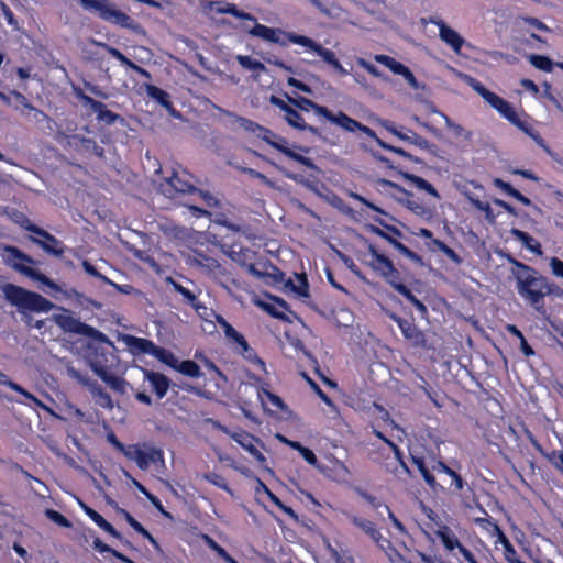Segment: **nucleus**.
<instances>
[{
  "instance_id": "1",
  "label": "nucleus",
  "mask_w": 563,
  "mask_h": 563,
  "mask_svg": "<svg viewBox=\"0 0 563 563\" xmlns=\"http://www.w3.org/2000/svg\"><path fill=\"white\" fill-rule=\"evenodd\" d=\"M511 273L517 280L518 292L523 296L537 311L544 314L545 311L540 302L542 298L550 292L545 278L525 264H518V269H511Z\"/></svg>"
},
{
  "instance_id": "2",
  "label": "nucleus",
  "mask_w": 563,
  "mask_h": 563,
  "mask_svg": "<svg viewBox=\"0 0 563 563\" xmlns=\"http://www.w3.org/2000/svg\"><path fill=\"white\" fill-rule=\"evenodd\" d=\"M3 294L5 299L21 313L25 311L48 312L54 308V305L43 296L12 284L3 287Z\"/></svg>"
},
{
  "instance_id": "3",
  "label": "nucleus",
  "mask_w": 563,
  "mask_h": 563,
  "mask_svg": "<svg viewBox=\"0 0 563 563\" xmlns=\"http://www.w3.org/2000/svg\"><path fill=\"white\" fill-rule=\"evenodd\" d=\"M59 312L52 316V320L60 327L65 332L80 334L87 338H91L100 343H107L111 346L109 338L95 329L93 327L81 322L77 319L69 310L58 308Z\"/></svg>"
},
{
  "instance_id": "4",
  "label": "nucleus",
  "mask_w": 563,
  "mask_h": 563,
  "mask_svg": "<svg viewBox=\"0 0 563 563\" xmlns=\"http://www.w3.org/2000/svg\"><path fill=\"white\" fill-rule=\"evenodd\" d=\"M2 256L7 264L11 265L14 269L19 271L23 275L41 282L53 290H59V287L45 275L26 266L25 263H32L33 261L18 249L13 246H7L3 250Z\"/></svg>"
},
{
  "instance_id": "5",
  "label": "nucleus",
  "mask_w": 563,
  "mask_h": 563,
  "mask_svg": "<svg viewBox=\"0 0 563 563\" xmlns=\"http://www.w3.org/2000/svg\"><path fill=\"white\" fill-rule=\"evenodd\" d=\"M81 7L89 11L95 12L102 20L123 26L129 27L132 20L129 15L118 10L109 0H79Z\"/></svg>"
},
{
  "instance_id": "6",
  "label": "nucleus",
  "mask_w": 563,
  "mask_h": 563,
  "mask_svg": "<svg viewBox=\"0 0 563 563\" xmlns=\"http://www.w3.org/2000/svg\"><path fill=\"white\" fill-rule=\"evenodd\" d=\"M465 81L486 101L494 108L498 113L506 118L514 125L519 124V117L517 115L514 108L506 100L497 96L496 93L486 89L476 79L465 75Z\"/></svg>"
},
{
  "instance_id": "7",
  "label": "nucleus",
  "mask_w": 563,
  "mask_h": 563,
  "mask_svg": "<svg viewBox=\"0 0 563 563\" xmlns=\"http://www.w3.org/2000/svg\"><path fill=\"white\" fill-rule=\"evenodd\" d=\"M89 343L88 352L86 355V360L90 366V368L95 372L96 375L104 374L110 367L113 365L114 355L113 350L114 345L111 342V346L107 343Z\"/></svg>"
},
{
  "instance_id": "8",
  "label": "nucleus",
  "mask_w": 563,
  "mask_h": 563,
  "mask_svg": "<svg viewBox=\"0 0 563 563\" xmlns=\"http://www.w3.org/2000/svg\"><path fill=\"white\" fill-rule=\"evenodd\" d=\"M286 321L290 324V328H287L285 330V334H286L287 339L289 340L290 344L295 347V350L301 351L303 353V355H306L309 360L312 361V363L314 364V372L320 376V378L327 385H329L332 388H335L336 384L320 373V367H319L317 361L312 357V355L307 350L303 349L301 341L309 333L308 328L303 324V322L301 320H298L297 322L294 323L284 313V323Z\"/></svg>"
},
{
  "instance_id": "9",
  "label": "nucleus",
  "mask_w": 563,
  "mask_h": 563,
  "mask_svg": "<svg viewBox=\"0 0 563 563\" xmlns=\"http://www.w3.org/2000/svg\"><path fill=\"white\" fill-rule=\"evenodd\" d=\"M124 456L134 461L143 471L147 470L152 463L164 464L163 451L150 444L128 445Z\"/></svg>"
},
{
  "instance_id": "10",
  "label": "nucleus",
  "mask_w": 563,
  "mask_h": 563,
  "mask_svg": "<svg viewBox=\"0 0 563 563\" xmlns=\"http://www.w3.org/2000/svg\"><path fill=\"white\" fill-rule=\"evenodd\" d=\"M217 427L222 432L230 435L238 444H240L245 451H247L258 463H264L265 457L261 452V442L252 434L243 430L231 431L224 426L217 423Z\"/></svg>"
},
{
  "instance_id": "11",
  "label": "nucleus",
  "mask_w": 563,
  "mask_h": 563,
  "mask_svg": "<svg viewBox=\"0 0 563 563\" xmlns=\"http://www.w3.org/2000/svg\"><path fill=\"white\" fill-rule=\"evenodd\" d=\"M284 36L292 43L296 48L295 53L300 55L303 60L311 63L314 55V49L318 48V43L312 38L299 35L292 32H284Z\"/></svg>"
},
{
  "instance_id": "12",
  "label": "nucleus",
  "mask_w": 563,
  "mask_h": 563,
  "mask_svg": "<svg viewBox=\"0 0 563 563\" xmlns=\"http://www.w3.org/2000/svg\"><path fill=\"white\" fill-rule=\"evenodd\" d=\"M200 4L206 12H216L218 14L228 13L241 20L253 21V16L250 13L240 11L233 3L202 0Z\"/></svg>"
},
{
  "instance_id": "13",
  "label": "nucleus",
  "mask_w": 563,
  "mask_h": 563,
  "mask_svg": "<svg viewBox=\"0 0 563 563\" xmlns=\"http://www.w3.org/2000/svg\"><path fill=\"white\" fill-rule=\"evenodd\" d=\"M240 126L245 131H249L255 134L257 137H261L263 141L267 142L271 146L277 150H282V144L277 141V136L274 135L269 130L247 120L240 118L239 119Z\"/></svg>"
},
{
  "instance_id": "14",
  "label": "nucleus",
  "mask_w": 563,
  "mask_h": 563,
  "mask_svg": "<svg viewBox=\"0 0 563 563\" xmlns=\"http://www.w3.org/2000/svg\"><path fill=\"white\" fill-rule=\"evenodd\" d=\"M379 123L382 124V126H384L387 131H389L390 133H393L394 135H396L398 139L402 140V141H407V142H410L419 147H422V148H426L428 150L429 152H431L432 154H435V146L434 145H431L427 140L422 139L421 136H419L418 134L416 133H411L410 135L409 134H406V133H402L400 131H398L394 124H391L390 122L388 121H385V120H380Z\"/></svg>"
},
{
  "instance_id": "15",
  "label": "nucleus",
  "mask_w": 563,
  "mask_h": 563,
  "mask_svg": "<svg viewBox=\"0 0 563 563\" xmlns=\"http://www.w3.org/2000/svg\"><path fill=\"white\" fill-rule=\"evenodd\" d=\"M224 253L238 264L247 266L250 271H254L253 261L255 254L250 249L234 244L225 250Z\"/></svg>"
},
{
  "instance_id": "16",
  "label": "nucleus",
  "mask_w": 563,
  "mask_h": 563,
  "mask_svg": "<svg viewBox=\"0 0 563 563\" xmlns=\"http://www.w3.org/2000/svg\"><path fill=\"white\" fill-rule=\"evenodd\" d=\"M439 26L440 38L452 47L455 53H460L464 38L452 27L446 25L443 21L434 22Z\"/></svg>"
},
{
  "instance_id": "17",
  "label": "nucleus",
  "mask_w": 563,
  "mask_h": 563,
  "mask_svg": "<svg viewBox=\"0 0 563 563\" xmlns=\"http://www.w3.org/2000/svg\"><path fill=\"white\" fill-rule=\"evenodd\" d=\"M253 302L257 307H260L262 310L267 312L269 316L277 318V319L282 318V312H280L282 300L279 298L272 296V295L264 294L261 296H256L253 299Z\"/></svg>"
},
{
  "instance_id": "18",
  "label": "nucleus",
  "mask_w": 563,
  "mask_h": 563,
  "mask_svg": "<svg viewBox=\"0 0 563 563\" xmlns=\"http://www.w3.org/2000/svg\"><path fill=\"white\" fill-rule=\"evenodd\" d=\"M369 253L373 256V260L369 263L373 269L380 273L384 277L397 276V271L389 258L385 255L378 254L374 246H369Z\"/></svg>"
},
{
  "instance_id": "19",
  "label": "nucleus",
  "mask_w": 563,
  "mask_h": 563,
  "mask_svg": "<svg viewBox=\"0 0 563 563\" xmlns=\"http://www.w3.org/2000/svg\"><path fill=\"white\" fill-rule=\"evenodd\" d=\"M144 376L159 399L167 394L169 388V380L165 375L156 372L145 371Z\"/></svg>"
},
{
  "instance_id": "20",
  "label": "nucleus",
  "mask_w": 563,
  "mask_h": 563,
  "mask_svg": "<svg viewBox=\"0 0 563 563\" xmlns=\"http://www.w3.org/2000/svg\"><path fill=\"white\" fill-rule=\"evenodd\" d=\"M284 289H289L299 298H308L309 292L307 275L305 273H295L294 278H289L288 280L284 282Z\"/></svg>"
},
{
  "instance_id": "21",
  "label": "nucleus",
  "mask_w": 563,
  "mask_h": 563,
  "mask_svg": "<svg viewBox=\"0 0 563 563\" xmlns=\"http://www.w3.org/2000/svg\"><path fill=\"white\" fill-rule=\"evenodd\" d=\"M123 342L134 354L143 353L152 355L155 347V344L152 341L143 338H136L133 335H125L123 338Z\"/></svg>"
},
{
  "instance_id": "22",
  "label": "nucleus",
  "mask_w": 563,
  "mask_h": 563,
  "mask_svg": "<svg viewBox=\"0 0 563 563\" xmlns=\"http://www.w3.org/2000/svg\"><path fill=\"white\" fill-rule=\"evenodd\" d=\"M0 385L8 386L12 390L23 396L26 400L31 401L34 406L47 409V407L34 395L24 389L21 385L12 382L7 374L0 371Z\"/></svg>"
},
{
  "instance_id": "23",
  "label": "nucleus",
  "mask_w": 563,
  "mask_h": 563,
  "mask_svg": "<svg viewBox=\"0 0 563 563\" xmlns=\"http://www.w3.org/2000/svg\"><path fill=\"white\" fill-rule=\"evenodd\" d=\"M192 263L201 267L207 274L212 276H219L224 273L222 266L216 258L206 256L201 253H197L192 260Z\"/></svg>"
},
{
  "instance_id": "24",
  "label": "nucleus",
  "mask_w": 563,
  "mask_h": 563,
  "mask_svg": "<svg viewBox=\"0 0 563 563\" xmlns=\"http://www.w3.org/2000/svg\"><path fill=\"white\" fill-rule=\"evenodd\" d=\"M168 282L170 283L173 288L183 296L184 300L196 310L198 314H201V309L206 310V306L197 300L196 295L191 290H189L188 288L184 287L183 285L170 278L168 279Z\"/></svg>"
},
{
  "instance_id": "25",
  "label": "nucleus",
  "mask_w": 563,
  "mask_h": 563,
  "mask_svg": "<svg viewBox=\"0 0 563 563\" xmlns=\"http://www.w3.org/2000/svg\"><path fill=\"white\" fill-rule=\"evenodd\" d=\"M253 26L247 29L245 26V29L247 30V32L253 35V36H257V37H261L265 41H268V42H278L279 40V36H278V32L274 29H271V27H267L263 24H260L256 22V20L253 18Z\"/></svg>"
},
{
  "instance_id": "26",
  "label": "nucleus",
  "mask_w": 563,
  "mask_h": 563,
  "mask_svg": "<svg viewBox=\"0 0 563 563\" xmlns=\"http://www.w3.org/2000/svg\"><path fill=\"white\" fill-rule=\"evenodd\" d=\"M285 96L287 97V99L290 103H292L300 110L309 111V109H313L316 111V113L320 117L329 114V110L325 107L319 106L307 98H303V97L295 98V97L288 96V95H285Z\"/></svg>"
},
{
  "instance_id": "27",
  "label": "nucleus",
  "mask_w": 563,
  "mask_h": 563,
  "mask_svg": "<svg viewBox=\"0 0 563 563\" xmlns=\"http://www.w3.org/2000/svg\"><path fill=\"white\" fill-rule=\"evenodd\" d=\"M31 240L49 254L59 256L64 253L62 243L49 233L43 240L37 238H31Z\"/></svg>"
},
{
  "instance_id": "28",
  "label": "nucleus",
  "mask_w": 563,
  "mask_h": 563,
  "mask_svg": "<svg viewBox=\"0 0 563 563\" xmlns=\"http://www.w3.org/2000/svg\"><path fill=\"white\" fill-rule=\"evenodd\" d=\"M510 234L516 238L518 241L522 243L525 247L530 250L531 252L536 253L537 255H542L541 245L538 241H536L531 235L528 233L512 228L510 230Z\"/></svg>"
},
{
  "instance_id": "29",
  "label": "nucleus",
  "mask_w": 563,
  "mask_h": 563,
  "mask_svg": "<svg viewBox=\"0 0 563 563\" xmlns=\"http://www.w3.org/2000/svg\"><path fill=\"white\" fill-rule=\"evenodd\" d=\"M257 397L263 408L267 411L282 408V399L265 388H260L257 390Z\"/></svg>"
},
{
  "instance_id": "30",
  "label": "nucleus",
  "mask_w": 563,
  "mask_h": 563,
  "mask_svg": "<svg viewBox=\"0 0 563 563\" xmlns=\"http://www.w3.org/2000/svg\"><path fill=\"white\" fill-rule=\"evenodd\" d=\"M323 118L328 119L332 123H334L350 132L354 131L355 129H357V126H360V122L347 117L343 112H338L336 114H333L332 112L329 111V114L323 115Z\"/></svg>"
},
{
  "instance_id": "31",
  "label": "nucleus",
  "mask_w": 563,
  "mask_h": 563,
  "mask_svg": "<svg viewBox=\"0 0 563 563\" xmlns=\"http://www.w3.org/2000/svg\"><path fill=\"white\" fill-rule=\"evenodd\" d=\"M284 119L294 128L298 130L309 129L311 132L317 133L312 126H307L300 113L284 103Z\"/></svg>"
},
{
  "instance_id": "32",
  "label": "nucleus",
  "mask_w": 563,
  "mask_h": 563,
  "mask_svg": "<svg viewBox=\"0 0 563 563\" xmlns=\"http://www.w3.org/2000/svg\"><path fill=\"white\" fill-rule=\"evenodd\" d=\"M314 54L320 56L324 63L331 65L340 74H347L346 69L343 68V66L336 59L335 54L332 51L327 49L320 44H318V48L314 49Z\"/></svg>"
},
{
  "instance_id": "33",
  "label": "nucleus",
  "mask_w": 563,
  "mask_h": 563,
  "mask_svg": "<svg viewBox=\"0 0 563 563\" xmlns=\"http://www.w3.org/2000/svg\"><path fill=\"white\" fill-rule=\"evenodd\" d=\"M145 90H146V93L148 95V97L156 100L165 109L173 110V104L169 101V95L166 91H164L161 88L153 86V85H146Z\"/></svg>"
},
{
  "instance_id": "34",
  "label": "nucleus",
  "mask_w": 563,
  "mask_h": 563,
  "mask_svg": "<svg viewBox=\"0 0 563 563\" xmlns=\"http://www.w3.org/2000/svg\"><path fill=\"white\" fill-rule=\"evenodd\" d=\"M399 174L402 178L412 183L417 188L424 190L428 194L439 198V194L435 190V188L430 183L424 180L423 178L416 176L413 174H409L407 172H399Z\"/></svg>"
},
{
  "instance_id": "35",
  "label": "nucleus",
  "mask_w": 563,
  "mask_h": 563,
  "mask_svg": "<svg viewBox=\"0 0 563 563\" xmlns=\"http://www.w3.org/2000/svg\"><path fill=\"white\" fill-rule=\"evenodd\" d=\"M352 521L354 525L360 527L366 534H368L377 545L380 544L382 536L378 532V530L375 528L373 522H371L369 520L357 518V517H353Z\"/></svg>"
},
{
  "instance_id": "36",
  "label": "nucleus",
  "mask_w": 563,
  "mask_h": 563,
  "mask_svg": "<svg viewBox=\"0 0 563 563\" xmlns=\"http://www.w3.org/2000/svg\"><path fill=\"white\" fill-rule=\"evenodd\" d=\"M284 444H287V445L291 446L292 449L297 450L301 454V456L307 461V463H309L310 465L318 466L317 457L310 449L302 446L299 442L288 440L285 437H284Z\"/></svg>"
},
{
  "instance_id": "37",
  "label": "nucleus",
  "mask_w": 563,
  "mask_h": 563,
  "mask_svg": "<svg viewBox=\"0 0 563 563\" xmlns=\"http://www.w3.org/2000/svg\"><path fill=\"white\" fill-rule=\"evenodd\" d=\"M175 369L186 376L198 378L202 375L200 367L194 361H179Z\"/></svg>"
},
{
  "instance_id": "38",
  "label": "nucleus",
  "mask_w": 563,
  "mask_h": 563,
  "mask_svg": "<svg viewBox=\"0 0 563 563\" xmlns=\"http://www.w3.org/2000/svg\"><path fill=\"white\" fill-rule=\"evenodd\" d=\"M154 357H156L162 363L175 369L176 365H178V358L168 350L159 347L155 345L154 351L152 353Z\"/></svg>"
},
{
  "instance_id": "39",
  "label": "nucleus",
  "mask_w": 563,
  "mask_h": 563,
  "mask_svg": "<svg viewBox=\"0 0 563 563\" xmlns=\"http://www.w3.org/2000/svg\"><path fill=\"white\" fill-rule=\"evenodd\" d=\"M168 185L170 187H173L177 192H183V194H186V192H190L192 194L194 191H196V188L189 184L187 180L183 179L180 177L179 174H174L169 179H168Z\"/></svg>"
},
{
  "instance_id": "40",
  "label": "nucleus",
  "mask_w": 563,
  "mask_h": 563,
  "mask_svg": "<svg viewBox=\"0 0 563 563\" xmlns=\"http://www.w3.org/2000/svg\"><path fill=\"white\" fill-rule=\"evenodd\" d=\"M124 517L126 522L140 534L145 537L155 548H158L157 541L153 538V536L139 522L136 521L129 512L124 511Z\"/></svg>"
},
{
  "instance_id": "41",
  "label": "nucleus",
  "mask_w": 563,
  "mask_h": 563,
  "mask_svg": "<svg viewBox=\"0 0 563 563\" xmlns=\"http://www.w3.org/2000/svg\"><path fill=\"white\" fill-rule=\"evenodd\" d=\"M378 438H382L385 442H387L394 450V453H395V461H394V464H396L393 468H390L391 472H394L395 474L399 475V471L404 472V473H409V470L406 465V463L401 460L400 457V451L398 449L397 445H395L391 441L387 440L386 438H384L380 433H378Z\"/></svg>"
},
{
  "instance_id": "42",
  "label": "nucleus",
  "mask_w": 563,
  "mask_h": 563,
  "mask_svg": "<svg viewBox=\"0 0 563 563\" xmlns=\"http://www.w3.org/2000/svg\"><path fill=\"white\" fill-rule=\"evenodd\" d=\"M99 377L113 390L119 393H124L125 390V382L109 373V369L104 372V374L99 375Z\"/></svg>"
},
{
  "instance_id": "43",
  "label": "nucleus",
  "mask_w": 563,
  "mask_h": 563,
  "mask_svg": "<svg viewBox=\"0 0 563 563\" xmlns=\"http://www.w3.org/2000/svg\"><path fill=\"white\" fill-rule=\"evenodd\" d=\"M236 60L243 68L257 74L265 69L264 65L260 60L251 56L238 55Z\"/></svg>"
},
{
  "instance_id": "44",
  "label": "nucleus",
  "mask_w": 563,
  "mask_h": 563,
  "mask_svg": "<svg viewBox=\"0 0 563 563\" xmlns=\"http://www.w3.org/2000/svg\"><path fill=\"white\" fill-rule=\"evenodd\" d=\"M394 289H396L399 294L406 297L412 305H415V307L421 312V314L427 313V307L419 299H417L405 285L394 284Z\"/></svg>"
},
{
  "instance_id": "45",
  "label": "nucleus",
  "mask_w": 563,
  "mask_h": 563,
  "mask_svg": "<svg viewBox=\"0 0 563 563\" xmlns=\"http://www.w3.org/2000/svg\"><path fill=\"white\" fill-rule=\"evenodd\" d=\"M378 547L386 553L391 563H411L406 561L388 540L380 542Z\"/></svg>"
},
{
  "instance_id": "46",
  "label": "nucleus",
  "mask_w": 563,
  "mask_h": 563,
  "mask_svg": "<svg viewBox=\"0 0 563 563\" xmlns=\"http://www.w3.org/2000/svg\"><path fill=\"white\" fill-rule=\"evenodd\" d=\"M91 393L96 399V402L99 406L108 409H111L113 407V401L110 395L106 393L102 388H100L98 385L92 386Z\"/></svg>"
},
{
  "instance_id": "47",
  "label": "nucleus",
  "mask_w": 563,
  "mask_h": 563,
  "mask_svg": "<svg viewBox=\"0 0 563 563\" xmlns=\"http://www.w3.org/2000/svg\"><path fill=\"white\" fill-rule=\"evenodd\" d=\"M517 128H519L522 132H525L527 135H529L540 147H542L548 154L552 155L551 150L545 144L544 140L539 135V133L533 132L525 122L521 120L519 121V124H516Z\"/></svg>"
},
{
  "instance_id": "48",
  "label": "nucleus",
  "mask_w": 563,
  "mask_h": 563,
  "mask_svg": "<svg viewBox=\"0 0 563 563\" xmlns=\"http://www.w3.org/2000/svg\"><path fill=\"white\" fill-rule=\"evenodd\" d=\"M336 323L341 327H350L353 323L354 316L347 308H339L333 311Z\"/></svg>"
},
{
  "instance_id": "49",
  "label": "nucleus",
  "mask_w": 563,
  "mask_h": 563,
  "mask_svg": "<svg viewBox=\"0 0 563 563\" xmlns=\"http://www.w3.org/2000/svg\"><path fill=\"white\" fill-rule=\"evenodd\" d=\"M529 62L532 66L543 71H551L554 66V63L543 55H530Z\"/></svg>"
},
{
  "instance_id": "50",
  "label": "nucleus",
  "mask_w": 563,
  "mask_h": 563,
  "mask_svg": "<svg viewBox=\"0 0 563 563\" xmlns=\"http://www.w3.org/2000/svg\"><path fill=\"white\" fill-rule=\"evenodd\" d=\"M284 155L288 156L289 158L300 163L301 165L306 166L307 168L318 173L319 168L313 164V162L310 158H307L295 151L287 148L284 146Z\"/></svg>"
},
{
  "instance_id": "51",
  "label": "nucleus",
  "mask_w": 563,
  "mask_h": 563,
  "mask_svg": "<svg viewBox=\"0 0 563 563\" xmlns=\"http://www.w3.org/2000/svg\"><path fill=\"white\" fill-rule=\"evenodd\" d=\"M397 322L404 333V335L409 339V340H413L416 342H419L422 334L421 332L413 325L409 324L408 322L401 320V319H397Z\"/></svg>"
},
{
  "instance_id": "52",
  "label": "nucleus",
  "mask_w": 563,
  "mask_h": 563,
  "mask_svg": "<svg viewBox=\"0 0 563 563\" xmlns=\"http://www.w3.org/2000/svg\"><path fill=\"white\" fill-rule=\"evenodd\" d=\"M228 331H229V333L225 335V338L228 340L232 341V343H234L236 345L235 351L238 353L241 350L246 349L249 343L246 342V340L244 339V336L241 333H239L234 328L231 330L229 329Z\"/></svg>"
},
{
  "instance_id": "53",
  "label": "nucleus",
  "mask_w": 563,
  "mask_h": 563,
  "mask_svg": "<svg viewBox=\"0 0 563 563\" xmlns=\"http://www.w3.org/2000/svg\"><path fill=\"white\" fill-rule=\"evenodd\" d=\"M375 59L378 63L388 67L395 74H399L405 66L401 63L397 62L396 59H394L387 55H377V56H375Z\"/></svg>"
},
{
  "instance_id": "54",
  "label": "nucleus",
  "mask_w": 563,
  "mask_h": 563,
  "mask_svg": "<svg viewBox=\"0 0 563 563\" xmlns=\"http://www.w3.org/2000/svg\"><path fill=\"white\" fill-rule=\"evenodd\" d=\"M399 203L406 206L409 210L415 212L417 216L423 217L427 214L426 208L418 203L417 201L411 200L408 196L406 198H397Z\"/></svg>"
},
{
  "instance_id": "55",
  "label": "nucleus",
  "mask_w": 563,
  "mask_h": 563,
  "mask_svg": "<svg viewBox=\"0 0 563 563\" xmlns=\"http://www.w3.org/2000/svg\"><path fill=\"white\" fill-rule=\"evenodd\" d=\"M361 496L376 510H384V514H387V516H391V511L389 507L378 500L376 497L367 494V493H361Z\"/></svg>"
},
{
  "instance_id": "56",
  "label": "nucleus",
  "mask_w": 563,
  "mask_h": 563,
  "mask_svg": "<svg viewBox=\"0 0 563 563\" xmlns=\"http://www.w3.org/2000/svg\"><path fill=\"white\" fill-rule=\"evenodd\" d=\"M507 330L508 332H510L511 334L516 335L518 339H521V351L522 353L526 355V356H530L532 355L534 352L533 350L529 346L528 342L526 341L525 336L522 335L521 331L518 330L515 325L512 324H508L507 325Z\"/></svg>"
},
{
  "instance_id": "57",
  "label": "nucleus",
  "mask_w": 563,
  "mask_h": 563,
  "mask_svg": "<svg viewBox=\"0 0 563 563\" xmlns=\"http://www.w3.org/2000/svg\"><path fill=\"white\" fill-rule=\"evenodd\" d=\"M80 507L81 509L85 511V514L99 527V528H102L104 526V523L107 522V520L100 515L98 514L96 510H93L92 508H90L89 506H87L86 504L84 503H80Z\"/></svg>"
},
{
  "instance_id": "58",
  "label": "nucleus",
  "mask_w": 563,
  "mask_h": 563,
  "mask_svg": "<svg viewBox=\"0 0 563 563\" xmlns=\"http://www.w3.org/2000/svg\"><path fill=\"white\" fill-rule=\"evenodd\" d=\"M246 361L256 364L258 367L264 369V362L256 355L254 350L247 345L246 349H243L239 352Z\"/></svg>"
},
{
  "instance_id": "59",
  "label": "nucleus",
  "mask_w": 563,
  "mask_h": 563,
  "mask_svg": "<svg viewBox=\"0 0 563 563\" xmlns=\"http://www.w3.org/2000/svg\"><path fill=\"white\" fill-rule=\"evenodd\" d=\"M203 478L207 482L211 483L212 485H214L223 490L230 492V488H229L225 479L221 475H219L217 473H208V474L203 475Z\"/></svg>"
},
{
  "instance_id": "60",
  "label": "nucleus",
  "mask_w": 563,
  "mask_h": 563,
  "mask_svg": "<svg viewBox=\"0 0 563 563\" xmlns=\"http://www.w3.org/2000/svg\"><path fill=\"white\" fill-rule=\"evenodd\" d=\"M46 516L53 522H55L56 525H58L60 527L69 528L71 526L70 521L56 510H53V509L46 510Z\"/></svg>"
},
{
  "instance_id": "61",
  "label": "nucleus",
  "mask_w": 563,
  "mask_h": 563,
  "mask_svg": "<svg viewBox=\"0 0 563 563\" xmlns=\"http://www.w3.org/2000/svg\"><path fill=\"white\" fill-rule=\"evenodd\" d=\"M95 113H97V117L99 120H101L108 124L114 123L120 118L118 114L108 110L103 103H102V109L96 111Z\"/></svg>"
},
{
  "instance_id": "62",
  "label": "nucleus",
  "mask_w": 563,
  "mask_h": 563,
  "mask_svg": "<svg viewBox=\"0 0 563 563\" xmlns=\"http://www.w3.org/2000/svg\"><path fill=\"white\" fill-rule=\"evenodd\" d=\"M395 249L398 250L402 255L410 258L411 261L422 265V260L419 255H417L415 252L409 250L406 245L402 243H396Z\"/></svg>"
},
{
  "instance_id": "63",
  "label": "nucleus",
  "mask_w": 563,
  "mask_h": 563,
  "mask_svg": "<svg viewBox=\"0 0 563 563\" xmlns=\"http://www.w3.org/2000/svg\"><path fill=\"white\" fill-rule=\"evenodd\" d=\"M503 544L505 548V558L509 563H516L518 561L517 553L514 547L510 544L509 540L503 537Z\"/></svg>"
},
{
  "instance_id": "64",
  "label": "nucleus",
  "mask_w": 563,
  "mask_h": 563,
  "mask_svg": "<svg viewBox=\"0 0 563 563\" xmlns=\"http://www.w3.org/2000/svg\"><path fill=\"white\" fill-rule=\"evenodd\" d=\"M68 375L73 378L77 379L80 384L88 386L90 390H92V386L97 385L96 383H91L89 378L82 375L80 372L76 371L74 367L68 368Z\"/></svg>"
}]
</instances>
